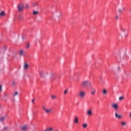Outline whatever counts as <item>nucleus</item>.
I'll return each instance as SVG.
<instances>
[{"label":"nucleus","instance_id":"obj_1","mask_svg":"<svg viewBox=\"0 0 131 131\" xmlns=\"http://www.w3.org/2000/svg\"><path fill=\"white\" fill-rule=\"evenodd\" d=\"M42 109L46 114H50V113H52V111H53L52 108H49L45 105H42Z\"/></svg>","mask_w":131,"mask_h":131},{"label":"nucleus","instance_id":"obj_2","mask_svg":"<svg viewBox=\"0 0 131 131\" xmlns=\"http://www.w3.org/2000/svg\"><path fill=\"white\" fill-rule=\"evenodd\" d=\"M78 96L80 99H83L85 97V92L84 91H80L78 93Z\"/></svg>","mask_w":131,"mask_h":131},{"label":"nucleus","instance_id":"obj_3","mask_svg":"<svg viewBox=\"0 0 131 131\" xmlns=\"http://www.w3.org/2000/svg\"><path fill=\"white\" fill-rule=\"evenodd\" d=\"M82 85H83V86H91L92 84L89 81H84L82 83Z\"/></svg>","mask_w":131,"mask_h":131},{"label":"nucleus","instance_id":"obj_4","mask_svg":"<svg viewBox=\"0 0 131 131\" xmlns=\"http://www.w3.org/2000/svg\"><path fill=\"white\" fill-rule=\"evenodd\" d=\"M17 9L19 12L23 11V9H24V5L22 4H18L17 5Z\"/></svg>","mask_w":131,"mask_h":131},{"label":"nucleus","instance_id":"obj_5","mask_svg":"<svg viewBox=\"0 0 131 131\" xmlns=\"http://www.w3.org/2000/svg\"><path fill=\"white\" fill-rule=\"evenodd\" d=\"M115 118H117V119H121L123 117L122 116V115H120V114H118V113H117V112H115Z\"/></svg>","mask_w":131,"mask_h":131},{"label":"nucleus","instance_id":"obj_6","mask_svg":"<svg viewBox=\"0 0 131 131\" xmlns=\"http://www.w3.org/2000/svg\"><path fill=\"white\" fill-rule=\"evenodd\" d=\"M124 11H125V7H123L121 8H119L118 10V12L120 14H122V13H123V12H124Z\"/></svg>","mask_w":131,"mask_h":131},{"label":"nucleus","instance_id":"obj_7","mask_svg":"<svg viewBox=\"0 0 131 131\" xmlns=\"http://www.w3.org/2000/svg\"><path fill=\"white\" fill-rule=\"evenodd\" d=\"M112 108H113L115 109V110H118V105L116 103H113L111 104Z\"/></svg>","mask_w":131,"mask_h":131},{"label":"nucleus","instance_id":"obj_8","mask_svg":"<svg viewBox=\"0 0 131 131\" xmlns=\"http://www.w3.org/2000/svg\"><path fill=\"white\" fill-rule=\"evenodd\" d=\"M86 114H87L88 116H92V115H93V112L92 111V110H87Z\"/></svg>","mask_w":131,"mask_h":131},{"label":"nucleus","instance_id":"obj_9","mask_svg":"<svg viewBox=\"0 0 131 131\" xmlns=\"http://www.w3.org/2000/svg\"><path fill=\"white\" fill-rule=\"evenodd\" d=\"M21 130L26 131L27 130V126H23L20 128Z\"/></svg>","mask_w":131,"mask_h":131},{"label":"nucleus","instance_id":"obj_10","mask_svg":"<svg viewBox=\"0 0 131 131\" xmlns=\"http://www.w3.org/2000/svg\"><path fill=\"white\" fill-rule=\"evenodd\" d=\"M39 75L41 77H45V74L43 73V71H39Z\"/></svg>","mask_w":131,"mask_h":131},{"label":"nucleus","instance_id":"obj_11","mask_svg":"<svg viewBox=\"0 0 131 131\" xmlns=\"http://www.w3.org/2000/svg\"><path fill=\"white\" fill-rule=\"evenodd\" d=\"M19 55L20 56H25V53L24 52V51L23 50H20L19 51Z\"/></svg>","mask_w":131,"mask_h":131},{"label":"nucleus","instance_id":"obj_12","mask_svg":"<svg viewBox=\"0 0 131 131\" xmlns=\"http://www.w3.org/2000/svg\"><path fill=\"white\" fill-rule=\"evenodd\" d=\"M4 99H7L9 98V94L5 92L4 95Z\"/></svg>","mask_w":131,"mask_h":131},{"label":"nucleus","instance_id":"obj_13","mask_svg":"<svg viewBox=\"0 0 131 131\" xmlns=\"http://www.w3.org/2000/svg\"><path fill=\"white\" fill-rule=\"evenodd\" d=\"M6 119V117L2 116L0 118V121L1 122H3Z\"/></svg>","mask_w":131,"mask_h":131},{"label":"nucleus","instance_id":"obj_14","mask_svg":"<svg viewBox=\"0 0 131 131\" xmlns=\"http://www.w3.org/2000/svg\"><path fill=\"white\" fill-rule=\"evenodd\" d=\"M121 125H122V126H125V125H126V122H125V121L121 122Z\"/></svg>","mask_w":131,"mask_h":131},{"label":"nucleus","instance_id":"obj_15","mask_svg":"<svg viewBox=\"0 0 131 131\" xmlns=\"http://www.w3.org/2000/svg\"><path fill=\"white\" fill-rule=\"evenodd\" d=\"M3 16H6V13L4 11H2L0 13V17H3Z\"/></svg>","mask_w":131,"mask_h":131},{"label":"nucleus","instance_id":"obj_16","mask_svg":"<svg viewBox=\"0 0 131 131\" xmlns=\"http://www.w3.org/2000/svg\"><path fill=\"white\" fill-rule=\"evenodd\" d=\"M24 69H25V70H26V69H27V68H28V64H27V63L25 62L24 66Z\"/></svg>","mask_w":131,"mask_h":131},{"label":"nucleus","instance_id":"obj_17","mask_svg":"<svg viewBox=\"0 0 131 131\" xmlns=\"http://www.w3.org/2000/svg\"><path fill=\"white\" fill-rule=\"evenodd\" d=\"M82 126L83 128H86V127H88V123H83L82 125Z\"/></svg>","mask_w":131,"mask_h":131},{"label":"nucleus","instance_id":"obj_18","mask_svg":"<svg viewBox=\"0 0 131 131\" xmlns=\"http://www.w3.org/2000/svg\"><path fill=\"white\" fill-rule=\"evenodd\" d=\"M74 121V122H75V123H78V117H75Z\"/></svg>","mask_w":131,"mask_h":131},{"label":"nucleus","instance_id":"obj_19","mask_svg":"<svg viewBox=\"0 0 131 131\" xmlns=\"http://www.w3.org/2000/svg\"><path fill=\"white\" fill-rule=\"evenodd\" d=\"M95 93H96V90H95L94 89H92L91 90V94H92V95H94Z\"/></svg>","mask_w":131,"mask_h":131},{"label":"nucleus","instance_id":"obj_20","mask_svg":"<svg viewBox=\"0 0 131 131\" xmlns=\"http://www.w3.org/2000/svg\"><path fill=\"white\" fill-rule=\"evenodd\" d=\"M100 82L101 83H102V84H105V81L104 80V79H102V78H100Z\"/></svg>","mask_w":131,"mask_h":131},{"label":"nucleus","instance_id":"obj_21","mask_svg":"<svg viewBox=\"0 0 131 131\" xmlns=\"http://www.w3.org/2000/svg\"><path fill=\"white\" fill-rule=\"evenodd\" d=\"M102 94L103 95H107V90H106V89H103L102 91Z\"/></svg>","mask_w":131,"mask_h":131},{"label":"nucleus","instance_id":"obj_22","mask_svg":"<svg viewBox=\"0 0 131 131\" xmlns=\"http://www.w3.org/2000/svg\"><path fill=\"white\" fill-rule=\"evenodd\" d=\"M51 97L52 99H53V100H55V99L57 98V96H56V95H51Z\"/></svg>","mask_w":131,"mask_h":131},{"label":"nucleus","instance_id":"obj_23","mask_svg":"<svg viewBox=\"0 0 131 131\" xmlns=\"http://www.w3.org/2000/svg\"><path fill=\"white\" fill-rule=\"evenodd\" d=\"M52 130H54V128H52V127H50L48 129H46V130H45L44 131H52Z\"/></svg>","mask_w":131,"mask_h":131},{"label":"nucleus","instance_id":"obj_24","mask_svg":"<svg viewBox=\"0 0 131 131\" xmlns=\"http://www.w3.org/2000/svg\"><path fill=\"white\" fill-rule=\"evenodd\" d=\"M52 130H54V128H52V127H50L48 129H46V130H45L44 131H52Z\"/></svg>","mask_w":131,"mask_h":131},{"label":"nucleus","instance_id":"obj_25","mask_svg":"<svg viewBox=\"0 0 131 131\" xmlns=\"http://www.w3.org/2000/svg\"><path fill=\"white\" fill-rule=\"evenodd\" d=\"M52 130H54V128H52V127H50L48 129H46V130H45L44 131H52Z\"/></svg>","mask_w":131,"mask_h":131},{"label":"nucleus","instance_id":"obj_26","mask_svg":"<svg viewBox=\"0 0 131 131\" xmlns=\"http://www.w3.org/2000/svg\"><path fill=\"white\" fill-rule=\"evenodd\" d=\"M33 15H34V16H36V15H37V14H38V11H34L33 12Z\"/></svg>","mask_w":131,"mask_h":131},{"label":"nucleus","instance_id":"obj_27","mask_svg":"<svg viewBox=\"0 0 131 131\" xmlns=\"http://www.w3.org/2000/svg\"><path fill=\"white\" fill-rule=\"evenodd\" d=\"M51 78H52V79H53V78H55V74H52L51 75Z\"/></svg>","mask_w":131,"mask_h":131},{"label":"nucleus","instance_id":"obj_28","mask_svg":"<svg viewBox=\"0 0 131 131\" xmlns=\"http://www.w3.org/2000/svg\"><path fill=\"white\" fill-rule=\"evenodd\" d=\"M123 99H124L123 96L120 97L119 98V101H122V100H123Z\"/></svg>","mask_w":131,"mask_h":131},{"label":"nucleus","instance_id":"obj_29","mask_svg":"<svg viewBox=\"0 0 131 131\" xmlns=\"http://www.w3.org/2000/svg\"><path fill=\"white\" fill-rule=\"evenodd\" d=\"M18 95V93L17 92H15L14 94L13 95V97H15V96H17Z\"/></svg>","mask_w":131,"mask_h":131},{"label":"nucleus","instance_id":"obj_30","mask_svg":"<svg viewBox=\"0 0 131 131\" xmlns=\"http://www.w3.org/2000/svg\"><path fill=\"white\" fill-rule=\"evenodd\" d=\"M3 91V86L0 85V93Z\"/></svg>","mask_w":131,"mask_h":131},{"label":"nucleus","instance_id":"obj_31","mask_svg":"<svg viewBox=\"0 0 131 131\" xmlns=\"http://www.w3.org/2000/svg\"><path fill=\"white\" fill-rule=\"evenodd\" d=\"M12 85H16V82L15 81H13L12 83Z\"/></svg>","mask_w":131,"mask_h":131},{"label":"nucleus","instance_id":"obj_32","mask_svg":"<svg viewBox=\"0 0 131 131\" xmlns=\"http://www.w3.org/2000/svg\"><path fill=\"white\" fill-rule=\"evenodd\" d=\"M30 47V45H29V43H27V49H29Z\"/></svg>","mask_w":131,"mask_h":131},{"label":"nucleus","instance_id":"obj_33","mask_svg":"<svg viewBox=\"0 0 131 131\" xmlns=\"http://www.w3.org/2000/svg\"><path fill=\"white\" fill-rule=\"evenodd\" d=\"M68 92V90L67 89V90L64 91V94H67V92Z\"/></svg>","mask_w":131,"mask_h":131},{"label":"nucleus","instance_id":"obj_34","mask_svg":"<svg viewBox=\"0 0 131 131\" xmlns=\"http://www.w3.org/2000/svg\"><path fill=\"white\" fill-rule=\"evenodd\" d=\"M4 129H8V127H4Z\"/></svg>","mask_w":131,"mask_h":131},{"label":"nucleus","instance_id":"obj_35","mask_svg":"<svg viewBox=\"0 0 131 131\" xmlns=\"http://www.w3.org/2000/svg\"><path fill=\"white\" fill-rule=\"evenodd\" d=\"M121 30H122V31H123L124 32H125V29H121Z\"/></svg>","mask_w":131,"mask_h":131},{"label":"nucleus","instance_id":"obj_36","mask_svg":"<svg viewBox=\"0 0 131 131\" xmlns=\"http://www.w3.org/2000/svg\"><path fill=\"white\" fill-rule=\"evenodd\" d=\"M26 8H29V6L28 5H27L26 6Z\"/></svg>","mask_w":131,"mask_h":131},{"label":"nucleus","instance_id":"obj_37","mask_svg":"<svg viewBox=\"0 0 131 131\" xmlns=\"http://www.w3.org/2000/svg\"><path fill=\"white\" fill-rule=\"evenodd\" d=\"M129 117H130V118H131V113H130L129 114Z\"/></svg>","mask_w":131,"mask_h":131},{"label":"nucleus","instance_id":"obj_38","mask_svg":"<svg viewBox=\"0 0 131 131\" xmlns=\"http://www.w3.org/2000/svg\"><path fill=\"white\" fill-rule=\"evenodd\" d=\"M32 103H34V100H32Z\"/></svg>","mask_w":131,"mask_h":131},{"label":"nucleus","instance_id":"obj_39","mask_svg":"<svg viewBox=\"0 0 131 131\" xmlns=\"http://www.w3.org/2000/svg\"><path fill=\"white\" fill-rule=\"evenodd\" d=\"M54 131H59V129H55Z\"/></svg>","mask_w":131,"mask_h":131},{"label":"nucleus","instance_id":"obj_40","mask_svg":"<svg viewBox=\"0 0 131 131\" xmlns=\"http://www.w3.org/2000/svg\"><path fill=\"white\" fill-rule=\"evenodd\" d=\"M20 19H21V17H18V20H20Z\"/></svg>","mask_w":131,"mask_h":131},{"label":"nucleus","instance_id":"obj_41","mask_svg":"<svg viewBox=\"0 0 131 131\" xmlns=\"http://www.w3.org/2000/svg\"><path fill=\"white\" fill-rule=\"evenodd\" d=\"M117 19H118V17H116V20H117Z\"/></svg>","mask_w":131,"mask_h":131},{"label":"nucleus","instance_id":"obj_42","mask_svg":"<svg viewBox=\"0 0 131 131\" xmlns=\"http://www.w3.org/2000/svg\"><path fill=\"white\" fill-rule=\"evenodd\" d=\"M118 69H119V70H120V68H118Z\"/></svg>","mask_w":131,"mask_h":131},{"label":"nucleus","instance_id":"obj_43","mask_svg":"<svg viewBox=\"0 0 131 131\" xmlns=\"http://www.w3.org/2000/svg\"><path fill=\"white\" fill-rule=\"evenodd\" d=\"M0 107H1V105H0Z\"/></svg>","mask_w":131,"mask_h":131}]
</instances>
